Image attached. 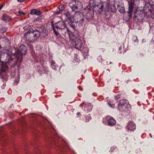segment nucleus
<instances>
[{
    "label": "nucleus",
    "mask_w": 154,
    "mask_h": 154,
    "mask_svg": "<svg viewBox=\"0 0 154 154\" xmlns=\"http://www.w3.org/2000/svg\"><path fill=\"white\" fill-rule=\"evenodd\" d=\"M150 2L146 3L145 4L143 11H137L138 14H136L138 8L137 7L132 1L128 2L129 9L128 12V14L129 18L132 16V14H135L134 18H137L138 20H143L144 17L147 16L146 14L148 11L151 12V4Z\"/></svg>",
    "instance_id": "nucleus-1"
},
{
    "label": "nucleus",
    "mask_w": 154,
    "mask_h": 154,
    "mask_svg": "<svg viewBox=\"0 0 154 154\" xmlns=\"http://www.w3.org/2000/svg\"><path fill=\"white\" fill-rule=\"evenodd\" d=\"M69 6L73 11L76 12L74 14L75 20L82 23L84 20L83 15L82 13L78 11L82 8V2L78 1H73L69 4Z\"/></svg>",
    "instance_id": "nucleus-2"
},
{
    "label": "nucleus",
    "mask_w": 154,
    "mask_h": 154,
    "mask_svg": "<svg viewBox=\"0 0 154 154\" xmlns=\"http://www.w3.org/2000/svg\"><path fill=\"white\" fill-rule=\"evenodd\" d=\"M7 63L11 66L14 67L16 65V62H14L11 57L9 58L7 63L2 62L0 67V77L3 81H7L8 79L7 73L8 68Z\"/></svg>",
    "instance_id": "nucleus-3"
},
{
    "label": "nucleus",
    "mask_w": 154,
    "mask_h": 154,
    "mask_svg": "<svg viewBox=\"0 0 154 154\" xmlns=\"http://www.w3.org/2000/svg\"><path fill=\"white\" fill-rule=\"evenodd\" d=\"M74 30H69V28H66V32H67L70 39H72V43L75 46V48L79 49L82 47V43L81 40L80 36L79 34H75V32H73Z\"/></svg>",
    "instance_id": "nucleus-4"
},
{
    "label": "nucleus",
    "mask_w": 154,
    "mask_h": 154,
    "mask_svg": "<svg viewBox=\"0 0 154 154\" xmlns=\"http://www.w3.org/2000/svg\"><path fill=\"white\" fill-rule=\"evenodd\" d=\"M74 13H73L72 12L70 13L69 11H67L65 14L66 17L69 21V30H74L75 27V17Z\"/></svg>",
    "instance_id": "nucleus-5"
},
{
    "label": "nucleus",
    "mask_w": 154,
    "mask_h": 154,
    "mask_svg": "<svg viewBox=\"0 0 154 154\" xmlns=\"http://www.w3.org/2000/svg\"><path fill=\"white\" fill-rule=\"evenodd\" d=\"M26 51V47L24 45H21L17 51L15 53L17 60L21 61L23 59L22 55L25 54Z\"/></svg>",
    "instance_id": "nucleus-6"
},
{
    "label": "nucleus",
    "mask_w": 154,
    "mask_h": 154,
    "mask_svg": "<svg viewBox=\"0 0 154 154\" xmlns=\"http://www.w3.org/2000/svg\"><path fill=\"white\" fill-rule=\"evenodd\" d=\"M52 26L53 27L54 31L56 35L58 34V33L56 29V28L59 30H63L66 27V25L64 22L63 21H59L55 23V26L52 24ZM69 27V26L68 25V27Z\"/></svg>",
    "instance_id": "nucleus-7"
},
{
    "label": "nucleus",
    "mask_w": 154,
    "mask_h": 154,
    "mask_svg": "<svg viewBox=\"0 0 154 154\" xmlns=\"http://www.w3.org/2000/svg\"><path fill=\"white\" fill-rule=\"evenodd\" d=\"M93 10L95 11L97 14H99L102 11L103 8V3L100 1L99 2L96 3L94 1L92 4Z\"/></svg>",
    "instance_id": "nucleus-8"
},
{
    "label": "nucleus",
    "mask_w": 154,
    "mask_h": 154,
    "mask_svg": "<svg viewBox=\"0 0 154 154\" xmlns=\"http://www.w3.org/2000/svg\"><path fill=\"white\" fill-rule=\"evenodd\" d=\"M103 122L106 123L109 126H113L115 125L116 122L115 120L112 117L108 116L103 119Z\"/></svg>",
    "instance_id": "nucleus-9"
},
{
    "label": "nucleus",
    "mask_w": 154,
    "mask_h": 154,
    "mask_svg": "<svg viewBox=\"0 0 154 154\" xmlns=\"http://www.w3.org/2000/svg\"><path fill=\"white\" fill-rule=\"evenodd\" d=\"M80 106L83 109V107L84 106V110L87 111H90L92 109V106L90 103H86L84 102H83L80 105Z\"/></svg>",
    "instance_id": "nucleus-10"
},
{
    "label": "nucleus",
    "mask_w": 154,
    "mask_h": 154,
    "mask_svg": "<svg viewBox=\"0 0 154 154\" xmlns=\"http://www.w3.org/2000/svg\"><path fill=\"white\" fill-rule=\"evenodd\" d=\"M126 128L128 130L131 131L135 129L136 126L133 122L130 121L128 123Z\"/></svg>",
    "instance_id": "nucleus-11"
},
{
    "label": "nucleus",
    "mask_w": 154,
    "mask_h": 154,
    "mask_svg": "<svg viewBox=\"0 0 154 154\" xmlns=\"http://www.w3.org/2000/svg\"><path fill=\"white\" fill-rule=\"evenodd\" d=\"M30 35L29 32L26 33L24 36V39L26 41L29 42H32V40L30 38Z\"/></svg>",
    "instance_id": "nucleus-12"
},
{
    "label": "nucleus",
    "mask_w": 154,
    "mask_h": 154,
    "mask_svg": "<svg viewBox=\"0 0 154 154\" xmlns=\"http://www.w3.org/2000/svg\"><path fill=\"white\" fill-rule=\"evenodd\" d=\"M128 102L127 101L125 100H120L119 102V109H120L121 106H125L127 105Z\"/></svg>",
    "instance_id": "nucleus-13"
},
{
    "label": "nucleus",
    "mask_w": 154,
    "mask_h": 154,
    "mask_svg": "<svg viewBox=\"0 0 154 154\" xmlns=\"http://www.w3.org/2000/svg\"><path fill=\"white\" fill-rule=\"evenodd\" d=\"M30 14L32 15L36 14L37 15H40L41 13L40 10H37L36 9L31 10L30 11Z\"/></svg>",
    "instance_id": "nucleus-14"
},
{
    "label": "nucleus",
    "mask_w": 154,
    "mask_h": 154,
    "mask_svg": "<svg viewBox=\"0 0 154 154\" xmlns=\"http://www.w3.org/2000/svg\"><path fill=\"white\" fill-rule=\"evenodd\" d=\"M33 34L34 35V37L35 39L39 37L40 35V32L36 29H35L33 31Z\"/></svg>",
    "instance_id": "nucleus-15"
},
{
    "label": "nucleus",
    "mask_w": 154,
    "mask_h": 154,
    "mask_svg": "<svg viewBox=\"0 0 154 154\" xmlns=\"http://www.w3.org/2000/svg\"><path fill=\"white\" fill-rule=\"evenodd\" d=\"M2 18L3 20L6 22H9L11 20L10 17L6 14L3 15Z\"/></svg>",
    "instance_id": "nucleus-16"
},
{
    "label": "nucleus",
    "mask_w": 154,
    "mask_h": 154,
    "mask_svg": "<svg viewBox=\"0 0 154 154\" xmlns=\"http://www.w3.org/2000/svg\"><path fill=\"white\" fill-rule=\"evenodd\" d=\"M118 9L119 11L121 13H123L125 11V8L123 7L119 6Z\"/></svg>",
    "instance_id": "nucleus-17"
},
{
    "label": "nucleus",
    "mask_w": 154,
    "mask_h": 154,
    "mask_svg": "<svg viewBox=\"0 0 154 154\" xmlns=\"http://www.w3.org/2000/svg\"><path fill=\"white\" fill-rule=\"evenodd\" d=\"M149 8H151V10H150L151 12L148 11V13H149V14H151V17L152 18L154 19V13L153 12V11H152V6L151 5V8L149 7Z\"/></svg>",
    "instance_id": "nucleus-18"
},
{
    "label": "nucleus",
    "mask_w": 154,
    "mask_h": 154,
    "mask_svg": "<svg viewBox=\"0 0 154 154\" xmlns=\"http://www.w3.org/2000/svg\"><path fill=\"white\" fill-rule=\"evenodd\" d=\"M65 6L63 5H61L59 6V9L61 11H62L65 8Z\"/></svg>",
    "instance_id": "nucleus-19"
},
{
    "label": "nucleus",
    "mask_w": 154,
    "mask_h": 154,
    "mask_svg": "<svg viewBox=\"0 0 154 154\" xmlns=\"http://www.w3.org/2000/svg\"><path fill=\"white\" fill-rule=\"evenodd\" d=\"M108 104L109 106L111 108H114L115 107V105L114 104H112L110 102H109Z\"/></svg>",
    "instance_id": "nucleus-20"
},
{
    "label": "nucleus",
    "mask_w": 154,
    "mask_h": 154,
    "mask_svg": "<svg viewBox=\"0 0 154 154\" xmlns=\"http://www.w3.org/2000/svg\"><path fill=\"white\" fill-rule=\"evenodd\" d=\"M91 119V118L90 117V116H87L86 117L85 121L87 122L89 120Z\"/></svg>",
    "instance_id": "nucleus-21"
},
{
    "label": "nucleus",
    "mask_w": 154,
    "mask_h": 154,
    "mask_svg": "<svg viewBox=\"0 0 154 154\" xmlns=\"http://www.w3.org/2000/svg\"><path fill=\"white\" fill-rule=\"evenodd\" d=\"M63 141L64 142V143L66 145V146H67V147L69 148V149H70L67 143V142H66V141L65 140H64V139H63Z\"/></svg>",
    "instance_id": "nucleus-22"
},
{
    "label": "nucleus",
    "mask_w": 154,
    "mask_h": 154,
    "mask_svg": "<svg viewBox=\"0 0 154 154\" xmlns=\"http://www.w3.org/2000/svg\"><path fill=\"white\" fill-rule=\"evenodd\" d=\"M116 148V146H113L110 149V152H112L113 150Z\"/></svg>",
    "instance_id": "nucleus-23"
},
{
    "label": "nucleus",
    "mask_w": 154,
    "mask_h": 154,
    "mask_svg": "<svg viewBox=\"0 0 154 154\" xmlns=\"http://www.w3.org/2000/svg\"><path fill=\"white\" fill-rule=\"evenodd\" d=\"M3 39L6 42H9V39L6 37H5Z\"/></svg>",
    "instance_id": "nucleus-24"
},
{
    "label": "nucleus",
    "mask_w": 154,
    "mask_h": 154,
    "mask_svg": "<svg viewBox=\"0 0 154 154\" xmlns=\"http://www.w3.org/2000/svg\"><path fill=\"white\" fill-rule=\"evenodd\" d=\"M51 66L52 68L53 69H56V66L55 64V65H52Z\"/></svg>",
    "instance_id": "nucleus-25"
},
{
    "label": "nucleus",
    "mask_w": 154,
    "mask_h": 154,
    "mask_svg": "<svg viewBox=\"0 0 154 154\" xmlns=\"http://www.w3.org/2000/svg\"><path fill=\"white\" fill-rule=\"evenodd\" d=\"M40 20V18L39 17H38L36 18L34 20V22L37 21H39Z\"/></svg>",
    "instance_id": "nucleus-26"
},
{
    "label": "nucleus",
    "mask_w": 154,
    "mask_h": 154,
    "mask_svg": "<svg viewBox=\"0 0 154 154\" xmlns=\"http://www.w3.org/2000/svg\"><path fill=\"white\" fill-rule=\"evenodd\" d=\"M120 95H118L117 96H115V99L117 100L118 99L120 98Z\"/></svg>",
    "instance_id": "nucleus-27"
},
{
    "label": "nucleus",
    "mask_w": 154,
    "mask_h": 154,
    "mask_svg": "<svg viewBox=\"0 0 154 154\" xmlns=\"http://www.w3.org/2000/svg\"><path fill=\"white\" fill-rule=\"evenodd\" d=\"M62 11L60 10L59 11H57L55 12V13L56 14H59L61 13Z\"/></svg>",
    "instance_id": "nucleus-28"
},
{
    "label": "nucleus",
    "mask_w": 154,
    "mask_h": 154,
    "mask_svg": "<svg viewBox=\"0 0 154 154\" xmlns=\"http://www.w3.org/2000/svg\"><path fill=\"white\" fill-rule=\"evenodd\" d=\"M51 66H52V65H55V62L53 60H51Z\"/></svg>",
    "instance_id": "nucleus-29"
},
{
    "label": "nucleus",
    "mask_w": 154,
    "mask_h": 154,
    "mask_svg": "<svg viewBox=\"0 0 154 154\" xmlns=\"http://www.w3.org/2000/svg\"><path fill=\"white\" fill-rule=\"evenodd\" d=\"M19 13L21 15L24 14V13L23 12L21 11H19Z\"/></svg>",
    "instance_id": "nucleus-30"
},
{
    "label": "nucleus",
    "mask_w": 154,
    "mask_h": 154,
    "mask_svg": "<svg viewBox=\"0 0 154 154\" xmlns=\"http://www.w3.org/2000/svg\"><path fill=\"white\" fill-rule=\"evenodd\" d=\"M25 0H17V1L19 2H23Z\"/></svg>",
    "instance_id": "nucleus-31"
},
{
    "label": "nucleus",
    "mask_w": 154,
    "mask_h": 154,
    "mask_svg": "<svg viewBox=\"0 0 154 154\" xmlns=\"http://www.w3.org/2000/svg\"><path fill=\"white\" fill-rule=\"evenodd\" d=\"M80 112H77V114H77V115L79 116V115H80Z\"/></svg>",
    "instance_id": "nucleus-32"
},
{
    "label": "nucleus",
    "mask_w": 154,
    "mask_h": 154,
    "mask_svg": "<svg viewBox=\"0 0 154 154\" xmlns=\"http://www.w3.org/2000/svg\"><path fill=\"white\" fill-rule=\"evenodd\" d=\"M3 6V5H1V6H0V10H1Z\"/></svg>",
    "instance_id": "nucleus-33"
},
{
    "label": "nucleus",
    "mask_w": 154,
    "mask_h": 154,
    "mask_svg": "<svg viewBox=\"0 0 154 154\" xmlns=\"http://www.w3.org/2000/svg\"><path fill=\"white\" fill-rule=\"evenodd\" d=\"M23 28H24V29H27V26H26L24 27Z\"/></svg>",
    "instance_id": "nucleus-34"
},
{
    "label": "nucleus",
    "mask_w": 154,
    "mask_h": 154,
    "mask_svg": "<svg viewBox=\"0 0 154 154\" xmlns=\"http://www.w3.org/2000/svg\"><path fill=\"white\" fill-rule=\"evenodd\" d=\"M62 33V34H63V35H66V32H65L64 33Z\"/></svg>",
    "instance_id": "nucleus-35"
},
{
    "label": "nucleus",
    "mask_w": 154,
    "mask_h": 154,
    "mask_svg": "<svg viewBox=\"0 0 154 154\" xmlns=\"http://www.w3.org/2000/svg\"><path fill=\"white\" fill-rule=\"evenodd\" d=\"M0 62H2V61L1 60V57L0 56Z\"/></svg>",
    "instance_id": "nucleus-36"
},
{
    "label": "nucleus",
    "mask_w": 154,
    "mask_h": 154,
    "mask_svg": "<svg viewBox=\"0 0 154 154\" xmlns=\"http://www.w3.org/2000/svg\"><path fill=\"white\" fill-rule=\"evenodd\" d=\"M112 63L111 62H110V63H109L110 64H111Z\"/></svg>",
    "instance_id": "nucleus-37"
},
{
    "label": "nucleus",
    "mask_w": 154,
    "mask_h": 154,
    "mask_svg": "<svg viewBox=\"0 0 154 154\" xmlns=\"http://www.w3.org/2000/svg\"><path fill=\"white\" fill-rule=\"evenodd\" d=\"M1 48V46L0 45V48Z\"/></svg>",
    "instance_id": "nucleus-38"
}]
</instances>
